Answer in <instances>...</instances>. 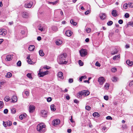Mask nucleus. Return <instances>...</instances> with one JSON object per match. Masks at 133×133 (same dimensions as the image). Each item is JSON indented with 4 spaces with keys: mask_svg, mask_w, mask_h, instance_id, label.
I'll return each instance as SVG.
<instances>
[{
    "mask_svg": "<svg viewBox=\"0 0 133 133\" xmlns=\"http://www.w3.org/2000/svg\"><path fill=\"white\" fill-rule=\"evenodd\" d=\"M129 6L131 7L132 8L133 7V3H129L128 4Z\"/></svg>",
    "mask_w": 133,
    "mask_h": 133,
    "instance_id": "nucleus-47",
    "label": "nucleus"
},
{
    "mask_svg": "<svg viewBox=\"0 0 133 133\" xmlns=\"http://www.w3.org/2000/svg\"><path fill=\"white\" fill-rule=\"evenodd\" d=\"M47 100L48 102H49L51 101L52 100V99L51 97H49L47 98Z\"/></svg>",
    "mask_w": 133,
    "mask_h": 133,
    "instance_id": "nucleus-50",
    "label": "nucleus"
},
{
    "mask_svg": "<svg viewBox=\"0 0 133 133\" xmlns=\"http://www.w3.org/2000/svg\"><path fill=\"white\" fill-rule=\"evenodd\" d=\"M35 107L33 105H31L29 107V111L30 112L32 113L34 112Z\"/></svg>",
    "mask_w": 133,
    "mask_h": 133,
    "instance_id": "nucleus-9",
    "label": "nucleus"
},
{
    "mask_svg": "<svg viewBox=\"0 0 133 133\" xmlns=\"http://www.w3.org/2000/svg\"><path fill=\"white\" fill-rule=\"evenodd\" d=\"M63 41L60 39L57 40L55 42L56 44L57 45H59L62 44L63 43Z\"/></svg>",
    "mask_w": 133,
    "mask_h": 133,
    "instance_id": "nucleus-14",
    "label": "nucleus"
},
{
    "mask_svg": "<svg viewBox=\"0 0 133 133\" xmlns=\"http://www.w3.org/2000/svg\"><path fill=\"white\" fill-rule=\"evenodd\" d=\"M118 23L120 24H122L123 23V21L121 19H120L118 21Z\"/></svg>",
    "mask_w": 133,
    "mask_h": 133,
    "instance_id": "nucleus-59",
    "label": "nucleus"
},
{
    "mask_svg": "<svg viewBox=\"0 0 133 133\" xmlns=\"http://www.w3.org/2000/svg\"><path fill=\"white\" fill-rule=\"evenodd\" d=\"M26 116V114H21L20 115L19 117V118L21 119L22 120L23 119V117H25Z\"/></svg>",
    "mask_w": 133,
    "mask_h": 133,
    "instance_id": "nucleus-26",
    "label": "nucleus"
},
{
    "mask_svg": "<svg viewBox=\"0 0 133 133\" xmlns=\"http://www.w3.org/2000/svg\"><path fill=\"white\" fill-rule=\"evenodd\" d=\"M85 108V109L87 110H89L91 109V107L88 105L86 106Z\"/></svg>",
    "mask_w": 133,
    "mask_h": 133,
    "instance_id": "nucleus-43",
    "label": "nucleus"
},
{
    "mask_svg": "<svg viewBox=\"0 0 133 133\" xmlns=\"http://www.w3.org/2000/svg\"><path fill=\"white\" fill-rule=\"evenodd\" d=\"M4 84V82H0V89H1L2 87V85Z\"/></svg>",
    "mask_w": 133,
    "mask_h": 133,
    "instance_id": "nucleus-57",
    "label": "nucleus"
},
{
    "mask_svg": "<svg viewBox=\"0 0 133 133\" xmlns=\"http://www.w3.org/2000/svg\"><path fill=\"white\" fill-rule=\"evenodd\" d=\"M112 81L116 82L117 80V78L115 77H113L112 78Z\"/></svg>",
    "mask_w": 133,
    "mask_h": 133,
    "instance_id": "nucleus-30",
    "label": "nucleus"
},
{
    "mask_svg": "<svg viewBox=\"0 0 133 133\" xmlns=\"http://www.w3.org/2000/svg\"><path fill=\"white\" fill-rule=\"evenodd\" d=\"M100 17L101 19H104L106 18V15L105 14H103L100 15Z\"/></svg>",
    "mask_w": 133,
    "mask_h": 133,
    "instance_id": "nucleus-24",
    "label": "nucleus"
},
{
    "mask_svg": "<svg viewBox=\"0 0 133 133\" xmlns=\"http://www.w3.org/2000/svg\"><path fill=\"white\" fill-rule=\"evenodd\" d=\"M60 120L59 119H55L52 121V124L54 126H56L60 123Z\"/></svg>",
    "mask_w": 133,
    "mask_h": 133,
    "instance_id": "nucleus-7",
    "label": "nucleus"
},
{
    "mask_svg": "<svg viewBox=\"0 0 133 133\" xmlns=\"http://www.w3.org/2000/svg\"><path fill=\"white\" fill-rule=\"evenodd\" d=\"M125 17L126 18H128L129 17V14L128 13H126L124 15Z\"/></svg>",
    "mask_w": 133,
    "mask_h": 133,
    "instance_id": "nucleus-48",
    "label": "nucleus"
},
{
    "mask_svg": "<svg viewBox=\"0 0 133 133\" xmlns=\"http://www.w3.org/2000/svg\"><path fill=\"white\" fill-rule=\"evenodd\" d=\"M35 46L33 45H30L28 47V49L30 51H32L35 49Z\"/></svg>",
    "mask_w": 133,
    "mask_h": 133,
    "instance_id": "nucleus-18",
    "label": "nucleus"
},
{
    "mask_svg": "<svg viewBox=\"0 0 133 133\" xmlns=\"http://www.w3.org/2000/svg\"><path fill=\"white\" fill-rule=\"evenodd\" d=\"M104 98L105 100L107 101L109 99V97L108 96H104Z\"/></svg>",
    "mask_w": 133,
    "mask_h": 133,
    "instance_id": "nucleus-52",
    "label": "nucleus"
},
{
    "mask_svg": "<svg viewBox=\"0 0 133 133\" xmlns=\"http://www.w3.org/2000/svg\"><path fill=\"white\" fill-rule=\"evenodd\" d=\"M117 70V69L116 68H112L111 69V71L112 72H115Z\"/></svg>",
    "mask_w": 133,
    "mask_h": 133,
    "instance_id": "nucleus-39",
    "label": "nucleus"
},
{
    "mask_svg": "<svg viewBox=\"0 0 133 133\" xmlns=\"http://www.w3.org/2000/svg\"><path fill=\"white\" fill-rule=\"evenodd\" d=\"M17 65L18 66H20L21 65V63L20 61H19L17 63Z\"/></svg>",
    "mask_w": 133,
    "mask_h": 133,
    "instance_id": "nucleus-44",
    "label": "nucleus"
},
{
    "mask_svg": "<svg viewBox=\"0 0 133 133\" xmlns=\"http://www.w3.org/2000/svg\"><path fill=\"white\" fill-rule=\"evenodd\" d=\"M109 84L108 83H106L104 87V89H109Z\"/></svg>",
    "mask_w": 133,
    "mask_h": 133,
    "instance_id": "nucleus-31",
    "label": "nucleus"
},
{
    "mask_svg": "<svg viewBox=\"0 0 133 133\" xmlns=\"http://www.w3.org/2000/svg\"><path fill=\"white\" fill-rule=\"evenodd\" d=\"M90 94L89 92L87 90H83L78 92L77 94V96L78 97L81 98L82 96H86Z\"/></svg>",
    "mask_w": 133,
    "mask_h": 133,
    "instance_id": "nucleus-2",
    "label": "nucleus"
},
{
    "mask_svg": "<svg viewBox=\"0 0 133 133\" xmlns=\"http://www.w3.org/2000/svg\"><path fill=\"white\" fill-rule=\"evenodd\" d=\"M79 64L81 66H82L83 65V63L81 60H79L78 61Z\"/></svg>",
    "mask_w": 133,
    "mask_h": 133,
    "instance_id": "nucleus-46",
    "label": "nucleus"
},
{
    "mask_svg": "<svg viewBox=\"0 0 133 133\" xmlns=\"http://www.w3.org/2000/svg\"><path fill=\"white\" fill-rule=\"evenodd\" d=\"M12 113L13 114H15L16 112V110L15 109H13L11 110Z\"/></svg>",
    "mask_w": 133,
    "mask_h": 133,
    "instance_id": "nucleus-49",
    "label": "nucleus"
},
{
    "mask_svg": "<svg viewBox=\"0 0 133 133\" xmlns=\"http://www.w3.org/2000/svg\"><path fill=\"white\" fill-rule=\"evenodd\" d=\"M118 52V51L117 50H116L115 51H114L112 52L111 53V55H113L116 54Z\"/></svg>",
    "mask_w": 133,
    "mask_h": 133,
    "instance_id": "nucleus-41",
    "label": "nucleus"
},
{
    "mask_svg": "<svg viewBox=\"0 0 133 133\" xmlns=\"http://www.w3.org/2000/svg\"><path fill=\"white\" fill-rule=\"evenodd\" d=\"M55 106L54 104H52L50 106V108L52 111H55L56 109L55 108Z\"/></svg>",
    "mask_w": 133,
    "mask_h": 133,
    "instance_id": "nucleus-21",
    "label": "nucleus"
},
{
    "mask_svg": "<svg viewBox=\"0 0 133 133\" xmlns=\"http://www.w3.org/2000/svg\"><path fill=\"white\" fill-rule=\"evenodd\" d=\"M39 54L41 56H43L44 55L43 51L42 50H41L39 51Z\"/></svg>",
    "mask_w": 133,
    "mask_h": 133,
    "instance_id": "nucleus-28",
    "label": "nucleus"
},
{
    "mask_svg": "<svg viewBox=\"0 0 133 133\" xmlns=\"http://www.w3.org/2000/svg\"><path fill=\"white\" fill-rule=\"evenodd\" d=\"M128 4L125 3L124 4L123 6V8L124 9H126L128 8Z\"/></svg>",
    "mask_w": 133,
    "mask_h": 133,
    "instance_id": "nucleus-40",
    "label": "nucleus"
},
{
    "mask_svg": "<svg viewBox=\"0 0 133 133\" xmlns=\"http://www.w3.org/2000/svg\"><path fill=\"white\" fill-rule=\"evenodd\" d=\"M81 56L82 57H85L87 54V52L86 49H82L79 51Z\"/></svg>",
    "mask_w": 133,
    "mask_h": 133,
    "instance_id": "nucleus-4",
    "label": "nucleus"
},
{
    "mask_svg": "<svg viewBox=\"0 0 133 133\" xmlns=\"http://www.w3.org/2000/svg\"><path fill=\"white\" fill-rule=\"evenodd\" d=\"M45 126L43 123H40L37 126V131L40 132L45 130Z\"/></svg>",
    "mask_w": 133,
    "mask_h": 133,
    "instance_id": "nucleus-3",
    "label": "nucleus"
},
{
    "mask_svg": "<svg viewBox=\"0 0 133 133\" xmlns=\"http://www.w3.org/2000/svg\"><path fill=\"white\" fill-rule=\"evenodd\" d=\"M90 12L88 10V11H86L85 12V15H88Z\"/></svg>",
    "mask_w": 133,
    "mask_h": 133,
    "instance_id": "nucleus-61",
    "label": "nucleus"
},
{
    "mask_svg": "<svg viewBox=\"0 0 133 133\" xmlns=\"http://www.w3.org/2000/svg\"><path fill=\"white\" fill-rule=\"evenodd\" d=\"M12 76L11 73L10 72H8L6 74V75H5V77L6 78H9L11 77Z\"/></svg>",
    "mask_w": 133,
    "mask_h": 133,
    "instance_id": "nucleus-23",
    "label": "nucleus"
},
{
    "mask_svg": "<svg viewBox=\"0 0 133 133\" xmlns=\"http://www.w3.org/2000/svg\"><path fill=\"white\" fill-rule=\"evenodd\" d=\"M7 34L6 30L4 29H0V35L3 36H5Z\"/></svg>",
    "mask_w": 133,
    "mask_h": 133,
    "instance_id": "nucleus-6",
    "label": "nucleus"
},
{
    "mask_svg": "<svg viewBox=\"0 0 133 133\" xmlns=\"http://www.w3.org/2000/svg\"><path fill=\"white\" fill-rule=\"evenodd\" d=\"M33 4L32 2L31 1L29 3H26L25 4L24 7L26 8H31Z\"/></svg>",
    "mask_w": 133,
    "mask_h": 133,
    "instance_id": "nucleus-11",
    "label": "nucleus"
},
{
    "mask_svg": "<svg viewBox=\"0 0 133 133\" xmlns=\"http://www.w3.org/2000/svg\"><path fill=\"white\" fill-rule=\"evenodd\" d=\"M126 63L127 65L129 66H131L133 64V62L132 61H130L129 59L127 61Z\"/></svg>",
    "mask_w": 133,
    "mask_h": 133,
    "instance_id": "nucleus-20",
    "label": "nucleus"
},
{
    "mask_svg": "<svg viewBox=\"0 0 133 133\" xmlns=\"http://www.w3.org/2000/svg\"><path fill=\"white\" fill-rule=\"evenodd\" d=\"M26 76L28 77L30 79H32V76L31 74L28 73L26 75Z\"/></svg>",
    "mask_w": 133,
    "mask_h": 133,
    "instance_id": "nucleus-32",
    "label": "nucleus"
},
{
    "mask_svg": "<svg viewBox=\"0 0 133 133\" xmlns=\"http://www.w3.org/2000/svg\"><path fill=\"white\" fill-rule=\"evenodd\" d=\"M12 58V55H8L7 56L5 60L6 61H9L11 60Z\"/></svg>",
    "mask_w": 133,
    "mask_h": 133,
    "instance_id": "nucleus-15",
    "label": "nucleus"
},
{
    "mask_svg": "<svg viewBox=\"0 0 133 133\" xmlns=\"http://www.w3.org/2000/svg\"><path fill=\"white\" fill-rule=\"evenodd\" d=\"M70 22L71 24L74 25H76L77 24L76 23L74 22L72 19H71L70 20Z\"/></svg>",
    "mask_w": 133,
    "mask_h": 133,
    "instance_id": "nucleus-34",
    "label": "nucleus"
},
{
    "mask_svg": "<svg viewBox=\"0 0 133 133\" xmlns=\"http://www.w3.org/2000/svg\"><path fill=\"white\" fill-rule=\"evenodd\" d=\"M66 57V54H62L59 56L58 59L59 63L61 64H65L67 63V62L65 61V58Z\"/></svg>",
    "mask_w": 133,
    "mask_h": 133,
    "instance_id": "nucleus-1",
    "label": "nucleus"
},
{
    "mask_svg": "<svg viewBox=\"0 0 133 133\" xmlns=\"http://www.w3.org/2000/svg\"><path fill=\"white\" fill-rule=\"evenodd\" d=\"M43 68H44L45 69H49L50 68V67L49 66H44Z\"/></svg>",
    "mask_w": 133,
    "mask_h": 133,
    "instance_id": "nucleus-56",
    "label": "nucleus"
},
{
    "mask_svg": "<svg viewBox=\"0 0 133 133\" xmlns=\"http://www.w3.org/2000/svg\"><path fill=\"white\" fill-rule=\"evenodd\" d=\"M41 69H40L38 73V75L40 77H43L45 75L48 74L49 72L48 71H46L44 72H41Z\"/></svg>",
    "mask_w": 133,
    "mask_h": 133,
    "instance_id": "nucleus-5",
    "label": "nucleus"
},
{
    "mask_svg": "<svg viewBox=\"0 0 133 133\" xmlns=\"http://www.w3.org/2000/svg\"><path fill=\"white\" fill-rule=\"evenodd\" d=\"M3 106V103L2 101H0V109H2Z\"/></svg>",
    "mask_w": 133,
    "mask_h": 133,
    "instance_id": "nucleus-37",
    "label": "nucleus"
},
{
    "mask_svg": "<svg viewBox=\"0 0 133 133\" xmlns=\"http://www.w3.org/2000/svg\"><path fill=\"white\" fill-rule=\"evenodd\" d=\"M8 124H7V122H3V125L5 127H6L8 126Z\"/></svg>",
    "mask_w": 133,
    "mask_h": 133,
    "instance_id": "nucleus-35",
    "label": "nucleus"
},
{
    "mask_svg": "<svg viewBox=\"0 0 133 133\" xmlns=\"http://www.w3.org/2000/svg\"><path fill=\"white\" fill-rule=\"evenodd\" d=\"M133 85V81H131L130 82L129 84V86L131 87V86Z\"/></svg>",
    "mask_w": 133,
    "mask_h": 133,
    "instance_id": "nucleus-58",
    "label": "nucleus"
},
{
    "mask_svg": "<svg viewBox=\"0 0 133 133\" xmlns=\"http://www.w3.org/2000/svg\"><path fill=\"white\" fill-rule=\"evenodd\" d=\"M41 115L43 117H46L47 115V111L45 110H42L41 111Z\"/></svg>",
    "mask_w": 133,
    "mask_h": 133,
    "instance_id": "nucleus-10",
    "label": "nucleus"
},
{
    "mask_svg": "<svg viewBox=\"0 0 133 133\" xmlns=\"http://www.w3.org/2000/svg\"><path fill=\"white\" fill-rule=\"evenodd\" d=\"M7 121V124H8V126H11L12 125V122L10 121Z\"/></svg>",
    "mask_w": 133,
    "mask_h": 133,
    "instance_id": "nucleus-38",
    "label": "nucleus"
},
{
    "mask_svg": "<svg viewBox=\"0 0 133 133\" xmlns=\"http://www.w3.org/2000/svg\"><path fill=\"white\" fill-rule=\"evenodd\" d=\"M120 58V56L119 55H115L114 56L113 58V60H118Z\"/></svg>",
    "mask_w": 133,
    "mask_h": 133,
    "instance_id": "nucleus-22",
    "label": "nucleus"
},
{
    "mask_svg": "<svg viewBox=\"0 0 133 133\" xmlns=\"http://www.w3.org/2000/svg\"><path fill=\"white\" fill-rule=\"evenodd\" d=\"M11 102L13 103H15L17 101V96L15 95H14L11 98Z\"/></svg>",
    "mask_w": 133,
    "mask_h": 133,
    "instance_id": "nucleus-16",
    "label": "nucleus"
},
{
    "mask_svg": "<svg viewBox=\"0 0 133 133\" xmlns=\"http://www.w3.org/2000/svg\"><path fill=\"white\" fill-rule=\"evenodd\" d=\"M69 82L70 83H71L73 82V80L72 78H70L69 80Z\"/></svg>",
    "mask_w": 133,
    "mask_h": 133,
    "instance_id": "nucleus-60",
    "label": "nucleus"
},
{
    "mask_svg": "<svg viewBox=\"0 0 133 133\" xmlns=\"http://www.w3.org/2000/svg\"><path fill=\"white\" fill-rule=\"evenodd\" d=\"M10 100L9 97L8 96H6L4 98V100L6 102H8Z\"/></svg>",
    "mask_w": 133,
    "mask_h": 133,
    "instance_id": "nucleus-33",
    "label": "nucleus"
},
{
    "mask_svg": "<svg viewBox=\"0 0 133 133\" xmlns=\"http://www.w3.org/2000/svg\"><path fill=\"white\" fill-rule=\"evenodd\" d=\"M28 62L29 64H31L32 63V62L30 59H29L28 60Z\"/></svg>",
    "mask_w": 133,
    "mask_h": 133,
    "instance_id": "nucleus-62",
    "label": "nucleus"
},
{
    "mask_svg": "<svg viewBox=\"0 0 133 133\" xmlns=\"http://www.w3.org/2000/svg\"><path fill=\"white\" fill-rule=\"evenodd\" d=\"M22 16L23 18H28L29 17V15L26 12H24L22 13Z\"/></svg>",
    "mask_w": 133,
    "mask_h": 133,
    "instance_id": "nucleus-12",
    "label": "nucleus"
},
{
    "mask_svg": "<svg viewBox=\"0 0 133 133\" xmlns=\"http://www.w3.org/2000/svg\"><path fill=\"white\" fill-rule=\"evenodd\" d=\"M8 110L7 109H4V113L5 114H7L8 112Z\"/></svg>",
    "mask_w": 133,
    "mask_h": 133,
    "instance_id": "nucleus-53",
    "label": "nucleus"
},
{
    "mask_svg": "<svg viewBox=\"0 0 133 133\" xmlns=\"http://www.w3.org/2000/svg\"><path fill=\"white\" fill-rule=\"evenodd\" d=\"M63 74L62 72L60 71L58 72L57 74L58 77L60 79H63L64 77L63 76Z\"/></svg>",
    "mask_w": 133,
    "mask_h": 133,
    "instance_id": "nucleus-17",
    "label": "nucleus"
},
{
    "mask_svg": "<svg viewBox=\"0 0 133 133\" xmlns=\"http://www.w3.org/2000/svg\"><path fill=\"white\" fill-rule=\"evenodd\" d=\"M66 35L68 37L70 36L72 34V32L69 30H68L65 32Z\"/></svg>",
    "mask_w": 133,
    "mask_h": 133,
    "instance_id": "nucleus-13",
    "label": "nucleus"
},
{
    "mask_svg": "<svg viewBox=\"0 0 133 133\" xmlns=\"http://www.w3.org/2000/svg\"><path fill=\"white\" fill-rule=\"evenodd\" d=\"M96 65L98 66H101V65L100 64V63H99L98 62H96L95 64Z\"/></svg>",
    "mask_w": 133,
    "mask_h": 133,
    "instance_id": "nucleus-54",
    "label": "nucleus"
},
{
    "mask_svg": "<svg viewBox=\"0 0 133 133\" xmlns=\"http://www.w3.org/2000/svg\"><path fill=\"white\" fill-rule=\"evenodd\" d=\"M48 3L49 4H52L53 5L56 4L58 2L57 1H56L54 2H48Z\"/></svg>",
    "mask_w": 133,
    "mask_h": 133,
    "instance_id": "nucleus-27",
    "label": "nucleus"
},
{
    "mask_svg": "<svg viewBox=\"0 0 133 133\" xmlns=\"http://www.w3.org/2000/svg\"><path fill=\"white\" fill-rule=\"evenodd\" d=\"M112 15L114 17H116L117 15V12L116 10H113L111 12Z\"/></svg>",
    "mask_w": 133,
    "mask_h": 133,
    "instance_id": "nucleus-19",
    "label": "nucleus"
},
{
    "mask_svg": "<svg viewBox=\"0 0 133 133\" xmlns=\"http://www.w3.org/2000/svg\"><path fill=\"white\" fill-rule=\"evenodd\" d=\"M24 93L27 96H28L29 95V92L28 91H25Z\"/></svg>",
    "mask_w": 133,
    "mask_h": 133,
    "instance_id": "nucleus-42",
    "label": "nucleus"
},
{
    "mask_svg": "<svg viewBox=\"0 0 133 133\" xmlns=\"http://www.w3.org/2000/svg\"><path fill=\"white\" fill-rule=\"evenodd\" d=\"M72 116L71 117V118L70 119V121L72 123H74L75 122V121L73 120L72 119Z\"/></svg>",
    "mask_w": 133,
    "mask_h": 133,
    "instance_id": "nucleus-63",
    "label": "nucleus"
},
{
    "mask_svg": "<svg viewBox=\"0 0 133 133\" xmlns=\"http://www.w3.org/2000/svg\"><path fill=\"white\" fill-rule=\"evenodd\" d=\"M128 25H132V26L133 27V22H129L128 23Z\"/></svg>",
    "mask_w": 133,
    "mask_h": 133,
    "instance_id": "nucleus-51",
    "label": "nucleus"
},
{
    "mask_svg": "<svg viewBox=\"0 0 133 133\" xmlns=\"http://www.w3.org/2000/svg\"><path fill=\"white\" fill-rule=\"evenodd\" d=\"M112 23H113L111 21H110L108 22L107 23V24L108 25H112Z\"/></svg>",
    "mask_w": 133,
    "mask_h": 133,
    "instance_id": "nucleus-45",
    "label": "nucleus"
},
{
    "mask_svg": "<svg viewBox=\"0 0 133 133\" xmlns=\"http://www.w3.org/2000/svg\"><path fill=\"white\" fill-rule=\"evenodd\" d=\"M85 31L88 33H90L91 31V29L89 28H87L85 29Z\"/></svg>",
    "mask_w": 133,
    "mask_h": 133,
    "instance_id": "nucleus-36",
    "label": "nucleus"
},
{
    "mask_svg": "<svg viewBox=\"0 0 133 133\" xmlns=\"http://www.w3.org/2000/svg\"><path fill=\"white\" fill-rule=\"evenodd\" d=\"M106 119H112V118L110 116H108L106 117Z\"/></svg>",
    "mask_w": 133,
    "mask_h": 133,
    "instance_id": "nucleus-55",
    "label": "nucleus"
},
{
    "mask_svg": "<svg viewBox=\"0 0 133 133\" xmlns=\"http://www.w3.org/2000/svg\"><path fill=\"white\" fill-rule=\"evenodd\" d=\"M38 29L39 30H40L41 31H42L43 30V27H40L38 28Z\"/></svg>",
    "mask_w": 133,
    "mask_h": 133,
    "instance_id": "nucleus-64",
    "label": "nucleus"
},
{
    "mask_svg": "<svg viewBox=\"0 0 133 133\" xmlns=\"http://www.w3.org/2000/svg\"><path fill=\"white\" fill-rule=\"evenodd\" d=\"M93 116L95 117H98L99 116V115L98 113L95 112L93 114Z\"/></svg>",
    "mask_w": 133,
    "mask_h": 133,
    "instance_id": "nucleus-29",
    "label": "nucleus"
},
{
    "mask_svg": "<svg viewBox=\"0 0 133 133\" xmlns=\"http://www.w3.org/2000/svg\"><path fill=\"white\" fill-rule=\"evenodd\" d=\"M52 30L55 32H56L58 30L57 27L55 26H53L52 27Z\"/></svg>",
    "mask_w": 133,
    "mask_h": 133,
    "instance_id": "nucleus-25",
    "label": "nucleus"
},
{
    "mask_svg": "<svg viewBox=\"0 0 133 133\" xmlns=\"http://www.w3.org/2000/svg\"><path fill=\"white\" fill-rule=\"evenodd\" d=\"M105 81V79L103 77H99L98 80V81L99 82V84L101 85H102Z\"/></svg>",
    "mask_w": 133,
    "mask_h": 133,
    "instance_id": "nucleus-8",
    "label": "nucleus"
}]
</instances>
